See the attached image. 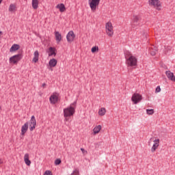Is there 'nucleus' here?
Listing matches in <instances>:
<instances>
[{
    "label": "nucleus",
    "mask_w": 175,
    "mask_h": 175,
    "mask_svg": "<svg viewBox=\"0 0 175 175\" xmlns=\"http://www.w3.org/2000/svg\"><path fill=\"white\" fill-rule=\"evenodd\" d=\"M77 105V100L74 101L67 108L64 109V116L65 118L72 117L76 113V106Z\"/></svg>",
    "instance_id": "nucleus-1"
},
{
    "label": "nucleus",
    "mask_w": 175,
    "mask_h": 175,
    "mask_svg": "<svg viewBox=\"0 0 175 175\" xmlns=\"http://www.w3.org/2000/svg\"><path fill=\"white\" fill-rule=\"evenodd\" d=\"M126 64L127 66H130L131 68L137 66V57L131 53H127L126 55Z\"/></svg>",
    "instance_id": "nucleus-2"
},
{
    "label": "nucleus",
    "mask_w": 175,
    "mask_h": 175,
    "mask_svg": "<svg viewBox=\"0 0 175 175\" xmlns=\"http://www.w3.org/2000/svg\"><path fill=\"white\" fill-rule=\"evenodd\" d=\"M148 2L150 6H152L156 9V10H162V4L159 0H149Z\"/></svg>",
    "instance_id": "nucleus-3"
},
{
    "label": "nucleus",
    "mask_w": 175,
    "mask_h": 175,
    "mask_svg": "<svg viewBox=\"0 0 175 175\" xmlns=\"http://www.w3.org/2000/svg\"><path fill=\"white\" fill-rule=\"evenodd\" d=\"M150 140L153 142L150 151L151 152H155L158 150V147H159L160 139L159 138H150Z\"/></svg>",
    "instance_id": "nucleus-4"
},
{
    "label": "nucleus",
    "mask_w": 175,
    "mask_h": 175,
    "mask_svg": "<svg viewBox=\"0 0 175 175\" xmlns=\"http://www.w3.org/2000/svg\"><path fill=\"white\" fill-rule=\"evenodd\" d=\"M22 58L23 55L21 53L15 55L10 58V64H14V65H16Z\"/></svg>",
    "instance_id": "nucleus-5"
},
{
    "label": "nucleus",
    "mask_w": 175,
    "mask_h": 175,
    "mask_svg": "<svg viewBox=\"0 0 175 175\" xmlns=\"http://www.w3.org/2000/svg\"><path fill=\"white\" fill-rule=\"evenodd\" d=\"M142 99H143V97L139 93L133 94L131 97V100L134 103V105H137V103L142 102Z\"/></svg>",
    "instance_id": "nucleus-6"
},
{
    "label": "nucleus",
    "mask_w": 175,
    "mask_h": 175,
    "mask_svg": "<svg viewBox=\"0 0 175 175\" xmlns=\"http://www.w3.org/2000/svg\"><path fill=\"white\" fill-rule=\"evenodd\" d=\"M100 0H89V5L92 12L96 10V7L99 5Z\"/></svg>",
    "instance_id": "nucleus-7"
},
{
    "label": "nucleus",
    "mask_w": 175,
    "mask_h": 175,
    "mask_svg": "<svg viewBox=\"0 0 175 175\" xmlns=\"http://www.w3.org/2000/svg\"><path fill=\"white\" fill-rule=\"evenodd\" d=\"M28 124L29 125V131L32 132L36 128V118H35V116H31Z\"/></svg>",
    "instance_id": "nucleus-8"
},
{
    "label": "nucleus",
    "mask_w": 175,
    "mask_h": 175,
    "mask_svg": "<svg viewBox=\"0 0 175 175\" xmlns=\"http://www.w3.org/2000/svg\"><path fill=\"white\" fill-rule=\"evenodd\" d=\"M139 21H140V16L139 15H133L131 21V25L133 28L137 27L139 25Z\"/></svg>",
    "instance_id": "nucleus-9"
},
{
    "label": "nucleus",
    "mask_w": 175,
    "mask_h": 175,
    "mask_svg": "<svg viewBox=\"0 0 175 175\" xmlns=\"http://www.w3.org/2000/svg\"><path fill=\"white\" fill-rule=\"evenodd\" d=\"M75 38L76 36L75 35V32H73V31H70L66 35V40L68 43H72V42L75 40Z\"/></svg>",
    "instance_id": "nucleus-10"
},
{
    "label": "nucleus",
    "mask_w": 175,
    "mask_h": 175,
    "mask_svg": "<svg viewBox=\"0 0 175 175\" xmlns=\"http://www.w3.org/2000/svg\"><path fill=\"white\" fill-rule=\"evenodd\" d=\"M58 100V95L57 94H52L49 98V102L51 103V105H55Z\"/></svg>",
    "instance_id": "nucleus-11"
},
{
    "label": "nucleus",
    "mask_w": 175,
    "mask_h": 175,
    "mask_svg": "<svg viewBox=\"0 0 175 175\" xmlns=\"http://www.w3.org/2000/svg\"><path fill=\"white\" fill-rule=\"evenodd\" d=\"M165 75H166L167 79H169V80H171V81H173V82L175 81V76L173 72L168 70V71L165 72Z\"/></svg>",
    "instance_id": "nucleus-12"
},
{
    "label": "nucleus",
    "mask_w": 175,
    "mask_h": 175,
    "mask_svg": "<svg viewBox=\"0 0 175 175\" xmlns=\"http://www.w3.org/2000/svg\"><path fill=\"white\" fill-rule=\"evenodd\" d=\"M28 126H29L28 122H25L24 124V125L22 126V127H21L22 136H24V135H25V133H27V131H28Z\"/></svg>",
    "instance_id": "nucleus-13"
},
{
    "label": "nucleus",
    "mask_w": 175,
    "mask_h": 175,
    "mask_svg": "<svg viewBox=\"0 0 175 175\" xmlns=\"http://www.w3.org/2000/svg\"><path fill=\"white\" fill-rule=\"evenodd\" d=\"M56 9H59L61 13H64V12L66 10V8H65V5L64 3L57 4L56 5Z\"/></svg>",
    "instance_id": "nucleus-14"
},
{
    "label": "nucleus",
    "mask_w": 175,
    "mask_h": 175,
    "mask_svg": "<svg viewBox=\"0 0 175 175\" xmlns=\"http://www.w3.org/2000/svg\"><path fill=\"white\" fill-rule=\"evenodd\" d=\"M55 36L57 43H59L62 40V35L59 31H55Z\"/></svg>",
    "instance_id": "nucleus-15"
},
{
    "label": "nucleus",
    "mask_w": 175,
    "mask_h": 175,
    "mask_svg": "<svg viewBox=\"0 0 175 175\" xmlns=\"http://www.w3.org/2000/svg\"><path fill=\"white\" fill-rule=\"evenodd\" d=\"M24 161L27 166H31V160L29 159V154L28 153L25 154Z\"/></svg>",
    "instance_id": "nucleus-16"
},
{
    "label": "nucleus",
    "mask_w": 175,
    "mask_h": 175,
    "mask_svg": "<svg viewBox=\"0 0 175 175\" xmlns=\"http://www.w3.org/2000/svg\"><path fill=\"white\" fill-rule=\"evenodd\" d=\"M17 50H20V45L17 44H14L10 49V53H14V51H17Z\"/></svg>",
    "instance_id": "nucleus-17"
},
{
    "label": "nucleus",
    "mask_w": 175,
    "mask_h": 175,
    "mask_svg": "<svg viewBox=\"0 0 175 175\" xmlns=\"http://www.w3.org/2000/svg\"><path fill=\"white\" fill-rule=\"evenodd\" d=\"M157 53H158V48L156 46H152L150 49V55H157Z\"/></svg>",
    "instance_id": "nucleus-18"
},
{
    "label": "nucleus",
    "mask_w": 175,
    "mask_h": 175,
    "mask_svg": "<svg viewBox=\"0 0 175 175\" xmlns=\"http://www.w3.org/2000/svg\"><path fill=\"white\" fill-rule=\"evenodd\" d=\"M38 61H39V51H36L33 53V62H35V64H36V62H38Z\"/></svg>",
    "instance_id": "nucleus-19"
},
{
    "label": "nucleus",
    "mask_w": 175,
    "mask_h": 175,
    "mask_svg": "<svg viewBox=\"0 0 175 175\" xmlns=\"http://www.w3.org/2000/svg\"><path fill=\"white\" fill-rule=\"evenodd\" d=\"M31 5L33 9L36 10L39 8V1L38 0H32Z\"/></svg>",
    "instance_id": "nucleus-20"
},
{
    "label": "nucleus",
    "mask_w": 175,
    "mask_h": 175,
    "mask_svg": "<svg viewBox=\"0 0 175 175\" xmlns=\"http://www.w3.org/2000/svg\"><path fill=\"white\" fill-rule=\"evenodd\" d=\"M49 66H51V68H54V66H56V65H57V59H52L49 61Z\"/></svg>",
    "instance_id": "nucleus-21"
},
{
    "label": "nucleus",
    "mask_w": 175,
    "mask_h": 175,
    "mask_svg": "<svg viewBox=\"0 0 175 175\" xmlns=\"http://www.w3.org/2000/svg\"><path fill=\"white\" fill-rule=\"evenodd\" d=\"M49 57H51V55H57V53H55V49L53 47L49 48Z\"/></svg>",
    "instance_id": "nucleus-22"
},
{
    "label": "nucleus",
    "mask_w": 175,
    "mask_h": 175,
    "mask_svg": "<svg viewBox=\"0 0 175 175\" xmlns=\"http://www.w3.org/2000/svg\"><path fill=\"white\" fill-rule=\"evenodd\" d=\"M100 129H102V126H100V125L96 126L94 127V129H93L94 133L95 135H96V133H98V132H100Z\"/></svg>",
    "instance_id": "nucleus-23"
},
{
    "label": "nucleus",
    "mask_w": 175,
    "mask_h": 175,
    "mask_svg": "<svg viewBox=\"0 0 175 175\" xmlns=\"http://www.w3.org/2000/svg\"><path fill=\"white\" fill-rule=\"evenodd\" d=\"M105 28H106V31L108 36H110V22L107 23L105 25Z\"/></svg>",
    "instance_id": "nucleus-24"
},
{
    "label": "nucleus",
    "mask_w": 175,
    "mask_h": 175,
    "mask_svg": "<svg viewBox=\"0 0 175 175\" xmlns=\"http://www.w3.org/2000/svg\"><path fill=\"white\" fill-rule=\"evenodd\" d=\"M98 114L99 116H105L106 114V109L104 107L100 108L98 111Z\"/></svg>",
    "instance_id": "nucleus-25"
},
{
    "label": "nucleus",
    "mask_w": 175,
    "mask_h": 175,
    "mask_svg": "<svg viewBox=\"0 0 175 175\" xmlns=\"http://www.w3.org/2000/svg\"><path fill=\"white\" fill-rule=\"evenodd\" d=\"M170 51H172V47L170 46H165L164 53L165 54H170Z\"/></svg>",
    "instance_id": "nucleus-26"
},
{
    "label": "nucleus",
    "mask_w": 175,
    "mask_h": 175,
    "mask_svg": "<svg viewBox=\"0 0 175 175\" xmlns=\"http://www.w3.org/2000/svg\"><path fill=\"white\" fill-rule=\"evenodd\" d=\"M16 10V5L14 4H10L9 7V12H14Z\"/></svg>",
    "instance_id": "nucleus-27"
},
{
    "label": "nucleus",
    "mask_w": 175,
    "mask_h": 175,
    "mask_svg": "<svg viewBox=\"0 0 175 175\" xmlns=\"http://www.w3.org/2000/svg\"><path fill=\"white\" fill-rule=\"evenodd\" d=\"M146 113L148 116H152L154 114V109H146Z\"/></svg>",
    "instance_id": "nucleus-28"
},
{
    "label": "nucleus",
    "mask_w": 175,
    "mask_h": 175,
    "mask_svg": "<svg viewBox=\"0 0 175 175\" xmlns=\"http://www.w3.org/2000/svg\"><path fill=\"white\" fill-rule=\"evenodd\" d=\"M61 163V159H57L55 161V165L56 166H58V165H60Z\"/></svg>",
    "instance_id": "nucleus-29"
},
{
    "label": "nucleus",
    "mask_w": 175,
    "mask_h": 175,
    "mask_svg": "<svg viewBox=\"0 0 175 175\" xmlns=\"http://www.w3.org/2000/svg\"><path fill=\"white\" fill-rule=\"evenodd\" d=\"M98 50V48L96 46H93L91 49L92 53H96V51Z\"/></svg>",
    "instance_id": "nucleus-30"
},
{
    "label": "nucleus",
    "mask_w": 175,
    "mask_h": 175,
    "mask_svg": "<svg viewBox=\"0 0 175 175\" xmlns=\"http://www.w3.org/2000/svg\"><path fill=\"white\" fill-rule=\"evenodd\" d=\"M44 175H51V172L50 170H46V171L44 172Z\"/></svg>",
    "instance_id": "nucleus-31"
},
{
    "label": "nucleus",
    "mask_w": 175,
    "mask_h": 175,
    "mask_svg": "<svg viewBox=\"0 0 175 175\" xmlns=\"http://www.w3.org/2000/svg\"><path fill=\"white\" fill-rule=\"evenodd\" d=\"M155 92H161V87L160 86L157 87Z\"/></svg>",
    "instance_id": "nucleus-32"
},
{
    "label": "nucleus",
    "mask_w": 175,
    "mask_h": 175,
    "mask_svg": "<svg viewBox=\"0 0 175 175\" xmlns=\"http://www.w3.org/2000/svg\"><path fill=\"white\" fill-rule=\"evenodd\" d=\"M110 33H111V35H113V31L111 30V25Z\"/></svg>",
    "instance_id": "nucleus-33"
},
{
    "label": "nucleus",
    "mask_w": 175,
    "mask_h": 175,
    "mask_svg": "<svg viewBox=\"0 0 175 175\" xmlns=\"http://www.w3.org/2000/svg\"><path fill=\"white\" fill-rule=\"evenodd\" d=\"M81 151H82V152H84V151H85V150H84V148H81Z\"/></svg>",
    "instance_id": "nucleus-34"
},
{
    "label": "nucleus",
    "mask_w": 175,
    "mask_h": 175,
    "mask_svg": "<svg viewBox=\"0 0 175 175\" xmlns=\"http://www.w3.org/2000/svg\"><path fill=\"white\" fill-rule=\"evenodd\" d=\"M42 87H46V83H43Z\"/></svg>",
    "instance_id": "nucleus-35"
},
{
    "label": "nucleus",
    "mask_w": 175,
    "mask_h": 175,
    "mask_svg": "<svg viewBox=\"0 0 175 175\" xmlns=\"http://www.w3.org/2000/svg\"><path fill=\"white\" fill-rule=\"evenodd\" d=\"M2 1H3V0H0V4L2 3Z\"/></svg>",
    "instance_id": "nucleus-36"
},
{
    "label": "nucleus",
    "mask_w": 175,
    "mask_h": 175,
    "mask_svg": "<svg viewBox=\"0 0 175 175\" xmlns=\"http://www.w3.org/2000/svg\"><path fill=\"white\" fill-rule=\"evenodd\" d=\"M2 33V31H0V38H1V34Z\"/></svg>",
    "instance_id": "nucleus-37"
}]
</instances>
